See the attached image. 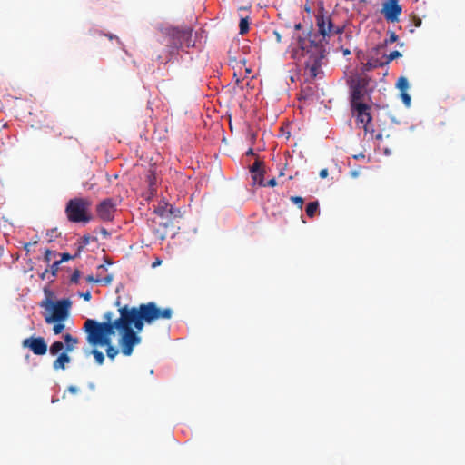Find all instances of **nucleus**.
<instances>
[{"label": "nucleus", "instance_id": "28", "mask_svg": "<svg viewBox=\"0 0 465 465\" xmlns=\"http://www.w3.org/2000/svg\"><path fill=\"white\" fill-rule=\"evenodd\" d=\"M291 201L298 205V207L302 210V205H303V203H304V200L302 197L301 196H292L291 197Z\"/></svg>", "mask_w": 465, "mask_h": 465}, {"label": "nucleus", "instance_id": "32", "mask_svg": "<svg viewBox=\"0 0 465 465\" xmlns=\"http://www.w3.org/2000/svg\"><path fill=\"white\" fill-rule=\"evenodd\" d=\"M398 40V35L395 34V32H390V36L386 40V44H392Z\"/></svg>", "mask_w": 465, "mask_h": 465}, {"label": "nucleus", "instance_id": "22", "mask_svg": "<svg viewBox=\"0 0 465 465\" xmlns=\"http://www.w3.org/2000/svg\"><path fill=\"white\" fill-rule=\"evenodd\" d=\"M396 86L401 92H405L409 88V82L406 77H400L397 81Z\"/></svg>", "mask_w": 465, "mask_h": 465}, {"label": "nucleus", "instance_id": "33", "mask_svg": "<svg viewBox=\"0 0 465 465\" xmlns=\"http://www.w3.org/2000/svg\"><path fill=\"white\" fill-rule=\"evenodd\" d=\"M73 258L74 257L71 254L65 252V253L62 254L61 259L59 260V262L62 263V262H67V261H69L70 259H73Z\"/></svg>", "mask_w": 465, "mask_h": 465}, {"label": "nucleus", "instance_id": "26", "mask_svg": "<svg viewBox=\"0 0 465 465\" xmlns=\"http://www.w3.org/2000/svg\"><path fill=\"white\" fill-rule=\"evenodd\" d=\"M56 256H57V252L47 249V250H45V252L44 261L47 264H49L51 262V261L53 260V258H55Z\"/></svg>", "mask_w": 465, "mask_h": 465}, {"label": "nucleus", "instance_id": "11", "mask_svg": "<svg viewBox=\"0 0 465 465\" xmlns=\"http://www.w3.org/2000/svg\"><path fill=\"white\" fill-rule=\"evenodd\" d=\"M352 111L356 114L357 122L362 124L364 131L367 133L370 131V124L371 121V115L370 113L371 107L362 103L351 105Z\"/></svg>", "mask_w": 465, "mask_h": 465}, {"label": "nucleus", "instance_id": "45", "mask_svg": "<svg viewBox=\"0 0 465 465\" xmlns=\"http://www.w3.org/2000/svg\"><path fill=\"white\" fill-rule=\"evenodd\" d=\"M247 155H254V152L252 148H250L247 153H246Z\"/></svg>", "mask_w": 465, "mask_h": 465}, {"label": "nucleus", "instance_id": "7", "mask_svg": "<svg viewBox=\"0 0 465 465\" xmlns=\"http://www.w3.org/2000/svg\"><path fill=\"white\" fill-rule=\"evenodd\" d=\"M142 310V316L145 319V322L151 324L157 320H169L173 316V310L171 308H160L153 302L142 303L139 305Z\"/></svg>", "mask_w": 465, "mask_h": 465}, {"label": "nucleus", "instance_id": "6", "mask_svg": "<svg viewBox=\"0 0 465 465\" xmlns=\"http://www.w3.org/2000/svg\"><path fill=\"white\" fill-rule=\"evenodd\" d=\"M40 305L46 310H52V314L45 317V322L50 324L55 322H63L68 317L71 302L69 299H62L54 302L51 299L46 298Z\"/></svg>", "mask_w": 465, "mask_h": 465}, {"label": "nucleus", "instance_id": "16", "mask_svg": "<svg viewBox=\"0 0 465 465\" xmlns=\"http://www.w3.org/2000/svg\"><path fill=\"white\" fill-rule=\"evenodd\" d=\"M64 342H65V351H72L75 345L78 343V339L73 337L70 333H66L64 335Z\"/></svg>", "mask_w": 465, "mask_h": 465}, {"label": "nucleus", "instance_id": "10", "mask_svg": "<svg viewBox=\"0 0 465 465\" xmlns=\"http://www.w3.org/2000/svg\"><path fill=\"white\" fill-rule=\"evenodd\" d=\"M116 213V203L112 198H106L96 205V214L104 222H111Z\"/></svg>", "mask_w": 465, "mask_h": 465}, {"label": "nucleus", "instance_id": "5", "mask_svg": "<svg viewBox=\"0 0 465 465\" xmlns=\"http://www.w3.org/2000/svg\"><path fill=\"white\" fill-rule=\"evenodd\" d=\"M92 202L87 198H74L68 201L65 206L67 219L72 223H89L92 216L89 209Z\"/></svg>", "mask_w": 465, "mask_h": 465}, {"label": "nucleus", "instance_id": "41", "mask_svg": "<svg viewBox=\"0 0 465 465\" xmlns=\"http://www.w3.org/2000/svg\"><path fill=\"white\" fill-rule=\"evenodd\" d=\"M89 241H90V236L89 235H84L83 236V243L84 244H88L89 243Z\"/></svg>", "mask_w": 465, "mask_h": 465}, {"label": "nucleus", "instance_id": "35", "mask_svg": "<svg viewBox=\"0 0 465 465\" xmlns=\"http://www.w3.org/2000/svg\"><path fill=\"white\" fill-rule=\"evenodd\" d=\"M81 297H83L84 301L89 302L92 298V295H91V292L89 291H87L84 293H81Z\"/></svg>", "mask_w": 465, "mask_h": 465}, {"label": "nucleus", "instance_id": "39", "mask_svg": "<svg viewBox=\"0 0 465 465\" xmlns=\"http://www.w3.org/2000/svg\"><path fill=\"white\" fill-rule=\"evenodd\" d=\"M86 281H87L88 282H100V280H99V279H95V278H94V276H92V275L87 276V277H86Z\"/></svg>", "mask_w": 465, "mask_h": 465}, {"label": "nucleus", "instance_id": "36", "mask_svg": "<svg viewBox=\"0 0 465 465\" xmlns=\"http://www.w3.org/2000/svg\"><path fill=\"white\" fill-rule=\"evenodd\" d=\"M276 184H277V182H276L275 178H272V179L269 180L267 183H265V187L266 186L274 187V186H276Z\"/></svg>", "mask_w": 465, "mask_h": 465}, {"label": "nucleus", "instance_id": "37", "mask_svg": "<svg viewBox=\"0 0 465 465\" xmlns=\"http://www.w3.org/2000/svg\"><path fill=\"white\" fill-rule=\"evenodd\" d=\"M328 173H328V169L324 168V169H322V170L320 171L319 175H320V177H321L322 179H324V178H326V177L328 176Z\"/></svg>", "mask_w": 465, "mask_h": 465}, {"label": "nucleus", "instance_id": "34", "mask_svg": "<svg viewBox=\"0 0 465 465\" xmlns=\"http://www.w3.org/2000/svg\"><path fill=\"white\" fill-rule=\"evenodd\" d=\"M272 34L275 37L276 43H278V44L281 43L282 42V34L277 30H274Z\"/></svg>", "mask_w": 465, "mask_h": 465}, {"label": "nucleus", "instance_id": "42", "mask_svg": "<svg viewBox=\"0 0 465 465\" xmlns=\"http://www.w3.org/2000/svg\"><path fill=\"white\" fill-rule=\"evenodd\" d=\"M68 391L71 392V393H76L78 391V389L75 387V386H69L68 387Z\"/></svg>", "mask_w": 465, "mask_h": 465}, {"label": "nucleus", "instance_id": "47", "mask_svg": "<svg viewBox=\"0 0 465 465\" xmlns=\"http://www.w3.org/2000/svg\"><path fill=\"white\" fill-rule=\"evenodd\" d=\"M102 233L104 234V235H108V232H107V231L105 229L102 230Z\"/></svg>", "mask_w": 465, "mask_h": 465}, {"label": "nucleus", "instance_id": "31", "mask_svg": "<svg viewBox=\"0 0 465 465\" xmlns=\"http://www.w3.org/2000/svg\"><path fill=\"white\" fill-rule=\"evenodd\" d=\"M80 278V271L75 270L71 275L70 281L71 282L77 283Z\"/></svg>", "mask_w": 465, "mask_h": 465}, {"label": "nucleus", "instance_id": "12", "mask_svg": "<svg viewBox=\"0 0 465 465\" xmlns=\"http://www.w3.org/2000/svg\"><path fill=\"white\" fill-rule=\"evenodd\" d=\"M402 8L399 5L398 0H387L381 9L385 19L391 23L399 21V17L401 14Z\"/></svg>", "mask_w": 465, "mask_h": 465}, {"label": "nucleus", "instance_id": "29", "mask_svg": "<svg viewBox=\"0 0 465 465\" xmlns=\"http://www.w3.org/2000/svg\"><path fill=\"white\" fill-rule=\"evenodd\" d=\"M64 329V324L61 322H55V324L53 327V331L54 334H60Z\"/></svg>", "mask_w": 465, "mask_h": 465}, {"label": "nucleus", "instance_id": "15", "mask_svg": "<svg viewBox=\"0 0 465 465\" xmlns=\"http://www.w3.org/2000/svg\"><path fill=\"white\" fill-rule=\"evenodd\" d=\"M154 212L162 217H168L174 213L173 206L164 202L160 203Z\"/></svg>", "mask_w": 465, "mask_h": 465}, {"label": "nucleus", "instance_id": "4", "mask_svg": "<svg viewBox=\"0 0 465 465\" xmlns=\"http://www.w3.org/2000/svg\"><path fill=\"white\" fill-rule=\"evenodd\" d=\"M166 42L167 52L173 56L180 48L194 46L192 40L193 29L191 27H165L162 29Z\"/></svg>", "mask_w": 465, "mask_h": 465}, {"label": "nucleus", "instance_id": "30", "mask_svg": "<svg viewBox=\"0 0 465 465\" xmlns=\"http://www.w3.org/2000/svg\"><path fill=\"white\" fill-rule=\"evenodd\" d=\"M401 97L405 104L406 106H410L411 104V96L409 94H407V91L401 93Z\"/></svg>", "mask_w": 465, "mask_h": 465}, {"label": "nucleus", "instance_id": "17", "mask_svg": "<svg viewBox=\"0 0 465 465\" xmlns=\"http://www.w3.org/2000/svg\"><path fill=\"white\" fill-rule=\"evenodd\" d=\"M61 262L59 261H54L51 265L49 269H45V272L41 274L42 279H45L46 275L50 272L52 277L56 276V273L59 270V265Z\"/></svg>", "mask_w": 465, "mask_h": 465}, {"label": "nucleus", "instance_id": "2", "mask_svg": "<svg viewBox=\"0 0 465 465\" xmlns=\"http://www.w3.org/2000/svg\"><path fill=\"white\" fill-rule=\"evenodd\" d=\"M103 319L102 322L93 319L85 321L84 330L86 332V341L92 346L106 347L107 357L114 360L118 355L119 350L112 345V336L116 331L111 323V311L104 312Z\"/></svg>", "mask_w": 465, "mask_h": 465}, {"label": "nucleus", "instance_id": "46", "mask_svg": "<svg viewBox=\"0 0 465 465\" xmlns=\"http://www.w3.org/2000/svg\"><path fill=\"white\" fill-rule=\"evenodd\" d=\"M376 139H377V140H381V139H382V134H378L376 135Z\"/></svg>", "mask_w": 465, "mask_h": 465}, {"label": "nucleus", "instance_id": "1", "mask_svg": "<svg viewBox=\"0 0 465 465\" xmlns=\"http://www.w3.org/2000/svg\"><path fill=\"white\" fill-rule=\"evenodd\" d=\"M120 316L114 319V312H111V323L114 329L119 332V346L125 356L133 353L134 346L141 342V337L133 329L141 331L144 326L145 319L142 316V310L139 307L130 308L124 305L118 310Z\"/></svg>", "mask_w": 465, "mask_h": 465}, {"label": "nucleus", "instance_id": "48", "mask_svg": "<svg viewBox=\"0 0 465 465\" xmlns=\"http://www.w3.org/2000/svg\"><path fill=\"white\" fill-rule=\"evenodd\" d=\"M350 54V51H349L348 49H346V50L344 51V54Z\"/></svg>", "mask_w": 465, "mask_h": 465}, {"label": "nucleus", "instance_id": "27", "mask_svg": "<svg viewBox=\"0 0 465 465\" xmlns=\"http://www.w3.org/2000/svg\"><path fill=\"white\" fill-rule=\"evenodd\" d=\"M262 164H263V162L261 161L259 158H257L255 160V162L253 163V164L250 167V173H252L262 170Z\"/></svg>", "mask_w": 465, "mask_h": 465}, {"label": "nucleus", "instance_id": "23", "mask_svg": "<svg viewBox=\"0 0 465 465\" xmlns=\"http://www.w3.org/2000/svg\"><path fill=\"white\" fill-rule=\"evenodd\" d=\"M240 34L244 35L249 31V19L248 17H242L239 24Z\"/></svg>", "mask_w": 465, "mask_h": 465}, {"label": "nucleus", "instance_id": "14", "mask_svg": "<svg viewBox=\"0 0 465 465\" xmlns=\"http://www.w3.org/2000/svg\"><path fill=\"white\" fill-rule=\"evenodd\" d=\"M66 352H62L58 358L53 362V368L54 370H64L65 365L70 362L71 358Z\"/></svg>", "mask_w": 465, "mask_h": 465}, {"label": "nucleus", "instance_id": "44", "mask_svg": "<svg viewBox=\"0 0 465 465\" xmlns=\"http://www.w3.org/2000/svg\"><path fill=\"white\" fill-rule=\"evenodd\" d=\"M301 28H302V25H301V23H298V24H296V25H294V30H296V31H297V30H300Z\"/></svg>", "mask_w": 465, "mask_h": 465}, {"label": "nucleus", "instance_id": "38", "mask_svg": "<svg viewBox=\"0 0 465 465\" xmlns=\"http://www.w3.org/2000/svg\"><path fill=\"white\" fill-rule=\"evenodd\" d=\"M413 23H414V25H415L416 27H419V26H420V25H421V19H420V17H416V16H414V17H413Z\"/></svg>", "mask_w": 465, "mask_h": 465}, {"label": "nucleus", "instance_id": "20", "mask_svg": "<svg viewBox=\"0 0 465 465\" xmlns=\"http://www.w3.org/2000/svg\"><path fill=\"white\" fill-rule=\"evenodd\" d=\"M318 210H319V203L317 201L309 203L305 209L306 214L310 218H313L315 216V213L318 212Z\"/></svg>", "mask_w": 465, "mask_h": 465}, {"label": "nucleus", "instance_id": "21", "mask_svg": "<svg viewBox=\"0 0 465 465\" xmlns=\"http://www.w3.org/2000/svg\"><path fill=\"white\" fill-rule=\"evenodd\" d=\"M64 348V345L62 341H54L49 349V351L52 355L58 354Z\"/></svg>", "mask_w": 465, "mask_h": 465}, {"label": "nucleus", "instance_id": "3", "mask_svg": "<svg viewBox=\"0 0 465 465\" xmlns=\"http://www.w3.org/2000/svg\"><path fill=\"white\" fill-rule=\"evenodd\" d=\"M292 39L295 41L292 45H296L292 50V57L295 59L306 58L304 62L306 69L310 75L315 78L324 57L322 46L300 35H293Z\"/></svg>", "mask_w": 465, "mask_h": 465}, {"label": "nucleus", "instance_id": "13", "mask_svg": "<svg viewBox=\"0 0 465 465\" xmlns=\"http://www.w3.org/2000/svg\"><path fill=\"white\" fill-rule=\"evenodd\" d=\"M23 347L30 349L35 355H44L47 351V344L43 337H30L23 341Z\"/></svg>", "mask_w": 465, "mask_h": 465}, {"label": "nucleus", "instance_id": "25", "mask_svg": "<svg viewBox=\"0 0 465 465\" xmlns=\"http://www.w3.org/2000/svg\"><path fill=\"white\" fill-rule=\"evenodd\" d=\"M401 54L395 50V51H392L390 53L389 55H387L384 60H383V64H388L389 63H391L392 60L398 58V57H401Z\"/></svg>", "mask_w": 465, "mask_h": 465}, {"label": "nucleus", "instance_id": "18", "mask_svg": "<svg viewBox=\"0 0 465 465\" xmlns=\"http://www.w3.org/2000/svg\"><path fill=\"white\" fill-rule=\"evenodd\" d=\"M385 64H383V60H380L378 58H371L364 64V69L366 71H371L374 68L382 67Z\"/></svg>", "mask_w": 465, "mask_h": 465}, {"label": "nucleus", "instance_id": "24", "mask_svg": "<svg viewBox=\"0 0 465 465\" xmlns=\"http://www.w3.org/2000/svg\"><path fill=\"white\" fill-rule=\"evenodd\" d=\"M91 353L94 355L95 361L102 365L104 361V355L102 351H98L97 349H93Z\"/></svg>", "mask_w": 465, "mask_h": 465}, {"label": "nucleus", "instance_id": "43", "mask_svg": "<svg viewBox=\"0 0 465 465\" xmlns=\"http://www.w3.org/2000/svg\"><path fill=\"white\" fill-rule=\"evenodd\" d=\"M110 40L112 39H117L118 40V37L114 35H112V34H107L105 35Z\"/></svg>", "mask_w": 465, "mask_h": 465}, {"label": "nucleus", "instance_id": "40", "mask_svg": "<svg viewBox=\"0 0 465 465\" xmlns=\"http://www.w3.org/2000/svg\"><path fill=\"white\" fill-rule=\"evenodd\" d=\"M113 281V276L112 275H108L106 276L103 282L105 283V284H110L111 282Z\"/></svg>", "mask_w": 465, "mask_h": 465}, {"label": "nucleus", "instance_id": "8", "mask_svg": "<svg viewBox=\"0 0 465 465\" xmlns=\"http://www.w3.org/2000/svg\"><path fill=\"white\" fill-rule=\"evenodd\" d=\"M316 25L318 27L319 33L323 37H330L335 35L342 34L343 32L342 26H336L333 25V21L330 15L323 14L322 12L316 15Z\"/></svg>", "mask_w": 465, "mask_h": 465}, {"label": "nucleus", "instance_id": "9", "mask_svg": "<svg viewBox=\"0 0 465 465\" xmlns=\"http://www.w3.org/2000/svg\"><path fill=\"white\" fill-rule=\"evenodd\" d=\"M368 80L365 77H357L351 81V104H362V99L366 93Z\"/></svg>", "mask_w": 465, "mask_h": 465}, {"label": "nucleus", "instance_id": "19", "mask_svg": "<svg viewBox=\"0 0 465 465\" xmlns=\"http://www.w3.org/2000/svg\"><path fill=\"white\" fill-rule=\"evenodd\" d=\"M251 175H252V178L255 184L265 187L264 171L263 170L252 173H251Z\"/></svg>", "mask_w": 465, "mask_h": 465}, {"label": "nucleus", "instance_id": "49", "mask_svg": "<svg viewBox=\"0 0 465 465\" xmlns=\"http://www.w3.org/2000/svg\"><path fill=\"white\" fill-rule=\"evenodd\" d=\"M30 245V243H26L25 246V249L28 250V246Z\"/></svg>", "mask_w": 465, "mask_h": 465}]
</instances>
